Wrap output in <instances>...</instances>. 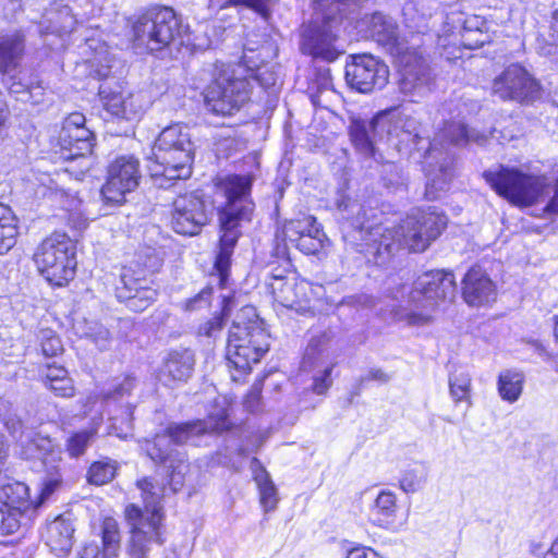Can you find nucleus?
<instances>
[{"mask_svg": "<svg viewBox=\"0 0 558 558\" xmlns=\"http://www.w3.org/2000/svg\"><path fill=\"white\" fill-rule=\"evenodd\" d=\"M41 96H43V87L39 84L34 85L33 83H31V86H29V89H28L26 96L20 97L19 99L24 102L31 101L32 104H39L41 101Z\"/></svg>", "mask_w": 558, "mask_h": 558, "instance_id": "e2e57ef3", "label": "nucleus"}, {"mask_svg": "<svg viewBox=\"0 0 558 558\" xmlns=\"http://www.w3.org/2000/svg\"><path fill=\"white\" fill-rule=\"evenodd\" d=\"M100 100L102 101L104 108L117 118H120V111L124 104L125 92L120 84H116L112 87L109 83L100 84L98 88Z\"/></svg>", "mask_w": 558, "mask_h": 558, "instance_id": "c03bdc74", "label": "nucleus"}, {"mask_svg": "<svg viewBox=\"0 0 558 558\" xmlns=\"http://www.w3.org/2000/svg\"><path fill=\"white\" fill-rule=\"evenodd\" d=\"M45 387L57 397L70 398L75 393V387L68 371L62 366L47 365L41 374Z\"/></svg>", "mask_w": 558, "mask_h": 558, "instance_id": "c9c22d12", "label": "nucleus"}, {"mask_svg": "<svg viewBox=\"0 0 558 558\" xmlns=\"http://www.w3.org/2000/svg\"><path fill=\"white\" fill-rule=\"evenodd\" d=\"M195 364L193 351L173 350L168 353L158 372V380L169 387L185 383L192 375Z\"/></svg>", "mask_w": 558, "mask_h": 558, "instance_id": "a878e982", "label": "nucleus"}, {"mask_svg": "<svg viewBox=\"0 0 558 558\" xmlns=\"http://www.w3.org/2000/svg\"><path fill=\"white\" fill-rule=\"evenodd\" d=\"M247 77L258 82L264 88L275 86L278 80V76L272 71L268 70V68H257L256 71H252Z\"/></svg>", "mask_w": 558, "mask_h": 558, "instance_id": "4d7b16f0", "label": "nucleus"}, {"mask_svg": "<svg viewBox=\"0 0 558 558\" xmlns=\"http://www.w3.org/2000/svg\"><path fill=\"white\" fill-rule=\"evenodd\" d=\"M102 549L95 543H89L81 551V558H117L120 550V532L118 523L107 518L101 527Z\"/></svg>", "mask_w": 558, "mask_h": 558, "instance_id": "c756f323", "label": "nucleus"}, {"mask_svg": "<svg viewBox=\"0 0 558 558\" xmlns=\"http://www.w3.org/2000/svg\"><path fill=\"white\" fill-rule=\"evenodd\" d=\"M34 262L50 284L65 286L75 276L76 245L68 234L54 232L37 246Z\"/></svg>", "mask_w": 558, "mask_h": 558, "instance_id": "1a4fd4ad", "label": "nucleus"}, {"mask_svg": "<svg viewBox=\"0 0 558 558\" xmlns=\"http://www.w3.org/2000/svg\"><path fill=\"white\" fill-rule=\"evenodd\" d=\"M21 456L26 460H40L46 466L48 476L43 482V488L38 500H35L37 508L47 500L61 485L59 464L61 462V449L51 438L40 434L22 442Z\"/></svg>", "mask_w": 558, "mask_h": 558, "instance_id": "4468645a", "label": "nucleus"}, {"mask_svg": "<svg viewBox=\"0 0 558 558\" xmlns=\"http://www.w3.org/2000/svg\"><path fill=\"white\" fill-rule=\"evenodd\" d=\"M150 98L143 92L125 93L124 104L120 111V118L137 120L149 108Z\"/></svg>", "mask_w": 558, "mask_h": 558, "instance_id": "a18cd8bd", "label": "nucleus"}, {"mask_svg": "<svg viewBox=\"0 0 558 558\" xmlns=\"http://www.w3.org/2000/svg\"><path fill=\"white\" fill-rule=\"evenodd\" d=\"M213 293V288H205L203 289L194 299L190 300L187 303V307L190 310H195L199 305V303L205 302L207 303L209 301V298Z\"/></svg>", "mask_w": 558, "mask_h": 558, "instance_id": "0e129e2a", "label": "nucleus"}, {"mask_svg": "<svg viewBox=\"0 0 558 558\" xmlns=\"http://www.w3.org/2000/svg\"><path fill=\"white\" fill-rule=\"evenodd\" d=\"M338 19L325 15L322 21H312L303 27L300 48L303 53L331 62L343 53L342 47L338 45V37L335 27Z\"/></svg>", "mask_w": 558, "mask_h": 558, "instance_id": "2eb2a0df", "label": "nucleus"}, {"mask_svg": "<svg viewBox=\"0 0 558 558\" xmlns=\"http://www.w3.org/2000/svg\"><path fill=\"white\" fill-rule=\"evenodd\" d=\"M415 121L411 118L403 120L398 108L378 112L371 120L354 119L350 124V137L355 149L365 157L375 156V144L385 134H392L401 128L405 133L414 130Z\"/></svg>", "mask_w": 558, "mask_h": 558, "instance_id": "f8f14e48", "label": "nucleus"}, {"mask_svg": "<svg viewBox=\"0 0 558 558\" xmlns=\"http://www.w3.org/2000/svg\"><path fill=\"white\" fill-rule=\"evenodd\" d=\"M74 527L69 519L58 517L46 527V544L57 555L66 554L73 545Z\"/></svg>", "mask_w": 558, "mask_h": 558, "instance_id": "7c9ffc66", "label": "nucleus"}, {"mask_svg": "<svg viewBox=\"0 0 558 558\" xmlns=\"http://www.w3.org/2000/svg\"><path fill=\"white\" fill-rule=\"evenodd\" d=\"M447 226V217L435 207L416 209L398 226L381 234L379 250L392 253L401 247L423 252L435 241Z\"/></svg>", "mask_w": 558, "mask_h": 558, "instance_id": "0eeeda50", "label": "nucleus"}, {"mask_svg": "<svg viewBox=\"0 0 558 558\" xmlns=\"http://www.w3.org/2000/svg\"><path fill=\"white\" fill-rule=\"evenodd\" d=\"M194 143L187 126L175 123L165 128L155 141L149 171L155 183L168 187L172 181L192 174Z\"/></svg>", "mask_w": 558, "mask_h": 558, "instance_id": "423d86ee", "label": "nucleus"}, {"mask_svg": "<svg viewBox=\"0 0 558 558\" xmlns=\"http://www.w3.org/2000/svg\"><path fill=\"white\" fill-rule=\"evenodd\" d=\"M252 335L256 337L254 345L240 344L239 338H235L236 333L228 337L227 360L234 368L242 372L250 371L252 364L259 362L269 349L268 333L264 327H255V332Z\"/></svg>", "mask_w": 558, "mask_h": 558, "instance_id": "b1692460", "label": "nucleus"}, {"mask_svg": "<svg viewBox=\"0 0 558 558\" xmlns=\"http://www.w3.org/2000/svg\"><path fill=\"white\" fill-rule=\"evenodd\" d=\"M524 375L515 371H505L498 378V391L502 400L515 402L523 390Z\"/></svg>", "mask_w": 558, "mask_h": 558, "instance_id": "a19ab883", "label": "nucleus"}, {"mask_svg": "<svg viewBox=\"0 0 558 558\" xmlns=\"http://www.w3.org/2000/svg\"><path fill=\"white\" fill-rule=\"evenodd\" d=\"M335 359L329 333L323 332L310 340L301 367L308 372L316 369L313 376V390L317 395L325 393L331 386L330 375L336 364Z\"/></svg>", "mask_w": 558, "mask_h": 558, "instance_id": "f3484780", "label": "nucleus"}, {"mask_svg": "<svg viewBox=\"0 0 558 558\" xmlns=\"http://www.w3.org/2000/svg\"><path fill=\"white\" fill-rule=\"evenodd\" d=\"M377 44L397 58L400 68V90L409 96H423L429 90L430 73L424 59L409 48L399 36L398 25L383 13H374L361 22V27Z\"/></svg>", "mask_w": 558, "mask_h": 558, "instance_id": "7ed1b4c3", "label": "nucleus"}, {"mask_svg": "<svg viewBox=\"0 0 558 558\" xmlns=\"http://www.w3.org/2000/svg\"><path fill=\"white\" fill-rule=\"evenodd\" d=\"M255 327H263V322L258 318L256 310L253 306H244L233 322L229 336L236 333L238 342L243 345H254L256 337Z\"/></svg>", "mask_w": 558, "mask_h": 558, "instance_id": "f704fd0d", "label": "nucleus"}, {"mask_svg": "<svg viewBox=\"0 0 558 558\" xmlns=\"http://www.w3.org/2000/svg\"><path fill=\"white\" fill-rule=\"evenodd\" d=\"M136 383L137 380L135 377L126 375L122 379L114 383L112 389H109L108 391L105 392V398L118 399L128 396L135 388Z\"/></svg>", "mask_w": 558, "mask_h": 558, "instance_id": "5fc2aeb1", "label": "nucleus"}, {"mask_svg": "<svg viewBox=\"0 0 558 558\" xmlns=\"http://www.w3.org/2000/svg\"><path fill=\"white\" fill-rule=\"evenodd\" d=\"M462 283V294L468 304L483 305L495 300V284L481 267H472Z\"/></svg>", "mask_w": 558, "mask_h": 558, "instance_id": "bb28decb", "label": "nucleus"}, {"mask_svg": "<svg viewBox=\"0 0 558 558\" xmlns=\"http://www.w3.org/2000/svg\"><path fill=\"white\" fill-rule=\"evenodd\" d=\"M121 284L117 287V296L134 312H143L157 298L153 281L131 268H124L121 274Z\"/></svg>", "mask_w": 558, "mask_h": 558, "instance_id": "5701e85b", "label": "nucleus"}, {"mask_svg": "<svg viewBox=\"0 0 558 558\" xmlns=\"http://www.w3.org/2000/svg\"><path fill=\"white\" fill-rule=\"evenodd\" d=\"M116 60L104 48L94 59L89 60V74L98 80L108 78Z\"/></svg>", "mask_w": 558, "mask_h": 558, "instance_id": "09e8293b", "label": "nucleus"}, {"mask_svg": "<svg viewBox=\"0 0 558 558\" xmlns=\"http://www.w3.org/2000/svg\"><path fill=\"white\" fill-rule=\"evenodd\" d=\"M493 92L504 100L530 101L539 92L538 83L518 64L508 66L493 84Z\"/></svg>", "mask_w": 558, "mask_h": 558, "instance_id": "412c9836", "label": "nucleus"}, {"mask_svg": "<svg viewBox=\"0 0 558 558\" xmlns=\"http://www.w3.org/2000/svg\"><path fill=\"white\" fill-rule=\"evenodd\" d=\"M250 189L251 182L248 178L241 175H228L220 179L216 184V202H218V197L225 199L219 211L222 234L215 260V269L221 288L227 287L231 256L241 234V223L250 220L252 214V205L245 199Z\"/></svg>", "mask_w": 558, "mask_h": 558, "instance_id": "f03ea898", "label": "nucleus"}, {"mask_svg": "<svg viewBox=\"0 0 558 558\" xmlns=\"http://www.w3.org/2000/svg\"><path fill=\"white\" fill-rule=\"evenodd\" d=\"M398 510L397 497L390 490H381L375 499L372 509L373 522L384 529L393 525Z\"/></svg>", "mask_w": 558, "mask_h": 558, "instance_id": "e433bc0d", "label": "nucleus"}, {"mask_svg": "<svg viewBox=\"0 0 558 558\" xmlns=\"http://www.w3.org/2000/svg\"><path fill=\"white\" fill-rule=\"evenodd\" d=\"M37 509V504L29 497V488L12 478L0 480V529L4 534L15 533L22 525H27Z\"/></svg>", "mask_w": 558, "mask_h": 558, "instance_id": "ddd939ff", "label": "nucleus"}, {"mask_svg": "<svg viewBox=\"0 0 558 558\" xmlns=\"http://www.w3.org/2000/svg\"><path fill=\"white\" fill-rule=\"evenodd\" d=\"M242 66L222 71L208 86L206 108L217 116H233L250 99L252 84Z\"/></svg>", "mask_w": 558, "mask_h": 558, "instance_id": "9d476101", "label": "nucleus"}, {"mask_svg": "<svg viewBox=\"0 0 558 558\" xmlns=\"http://www.w3.org/2000/svg\"><path fill=\"white\" fill-rule=\"evenodd\" d=\"M366 379L377 380V381H380V383H387V381H389L390 376L388 374H386L380 368H373V369L369 371Z\"/></svg>", "mask_w": 558, "mask_h": 558, "instance_id": "774afa93", "label": "nucleus"}, {"mask_svg": "<svg viewBox=\"0 0 558 558\" xmlns=\"http://www.w3.org/2000/svg\"><path fill=\"white\" fill-rule=\"evenodd\" d=\"M25 74L22 72H19L17 75L10 76V80L8 82L9 90L12 94L21 95V97H25L29 86L31 82H24Z\"/></svg>", "mask_w": 558, "mask_h": 558, "instance_id": "13d9d810", "label": "nucleus"}, {"mask_svg": "<svg viewBox=\"0 0 558 558\" xmlns=\"http://www.w3.org/2000/svg\"><path fill=\"white\" fill-rule=\"evenodd\" d=\"M0 421L12 435H15L22 428V421L14 413L12 404L2 399H0Z\"/></svg>", "mask_w": 558, "mask_h": 558, "instance_id": "603ef678", "label": "nucleus"}, {"mask_svg": "<svg viewBox=\"0 0 558 558\" xmlns=\"http://www.w3.org/2000/svg\"><path fill=\"white\" fill-rule=\"evenodd\" d=\"M225 326V314L214 316L198 328V333L207 338H217Z\"/></svg>", "mask_w": 558, "mask_h": 558, "instance_id": "6e6d98bb", "label": "nucleus"}, {"mask_svg": "<svg viewBox=\"0 0 558 558\" xmlns=\"http://www.w3.org/2000/svg\"><path fill=\"white\" fill-rule=\"evenodd\" d=\"M484 135L469 130L463 121L446 122L444 128L435 135L427 151L433 157L436 151L444 147L445 142L454 145H464L469 142L481 143Z\"/></svg>", "mask_w": 558, "mask_h": 558, "instance_id": "c85d7f7f", "label": "nucleus"}, {"mask_svg": "<svg viewBox=\"0 0 558 558\" xmlns=\"http://www.w3.org/2000/svg\"><path fill=\"white\" fill-rule=\"evenodd\" d=\"M41 352L46 357H53L62 353L63 345L60 338L50 329L40 331Z\"/></svg>", "mask_w": 558, "mask_h": 558, "instance_id": "3c124183", "label": "nucleus"}, {"mask_svg": "<svg viewBox=\"0 0 558 558\" xmlns=\"http://www.w3.org/2000/svg\"><path fill=\"white\" fill-rule=\"evenodd\" d=\"M19 219L12 208L0 203V255L7 254L16 243Z\"/></svg>", "mask_w": 558, "mask_h": 558, "instance_id": "4c0bfd02", "label": "nucleus"}, {"mask_svg": "<svg viewBox=\"0 0 558 558\" xmlns=\"http://www.w3.org/2000/svg\"><path fill=\"white\" fill-rule=\"evenodd\" d=\"M227 427V413L221 410L216 417L210 415L207 420L169 424L162 434H157L153 440H145L142 449L154 462L168 464L171 469L169 486L175 493L183 486L190 466L184 456L170 445L197 447L210 433L220 432Z\"/></svg>", "mask_w": 558, "mask_h": 558, "instance_id": "f257e3e1", "label": "nucleus"}, {"mask_svg": "<svg viewBox=\"0 0 558 558\" xmlns=\"http://www.w3.org/2000/svg\"><path fill=\"white\" fill-rule=\"evenodd\" d=\"M24 35L14 32L0 36V73L7 74L17 69L24 53Z\"/></svg>", "mask_w": 558, "mask_h": 558, "instance_id": "473e14b6", "label": "nucleus"}, {"mask_svg": "<svg viewBox=\"0 0 558 558\" xmlns=\"http://www.w3.org/2000/svg\"><path fill=\"white\" fill-rule=\"evenodd\" d=\"M231 2L234 4H244L250 7L263 16H266L268 12L269 0H226L223 3H221L220 0H209V9H222Z\"/></svg>", "mask_w": 558, "mask_h": 558, "instance_id": "864d4df0", "label": "nucleus"}, {"mask_svg": "<svg viewBox=\"0 0 558 558\" xmlns=\"http://www.w3.org/2000/svg\"><path fill=\"white\" fill-rule=\"evenodd\" d=\"M76 17L68 5H54L46 11L44 20L39 24L41 34L56 33L63 35L75 29Z\"/></svg>", "mask_w": 558, "mask_h": 558, "instance_id": "2f4dec72", "label": "nucleus"}, {"mask_svg": "<svg viewBox=\"0 0 558 558\" xmlns=\"http://www.w3.org/2000/svg\"><path fill=\"white\" fill-rule=\"evenodd\" d=\"M101 424V416L92 418V427L74 433L66 440V450L72 458L82 456L90 445Z\"/></svg>", "mask_w": 558, "mask_h": 558, "instance_id": "79ce46f5", "label": "nucleus"}, {"mask_svg": "<svg viewBox=\"0 0 558 558\" xmlns=\"http://www.w3.org/2000/svg\"><path fill=\"white\" fill-rule=\"evenodd\" d=\"M140 161L132 155L117 157L108 167L101 195L107 203L120 204L125 194L134 191L141 180Z\"/></svg>", "mask_w": 558, "mask_h": 558, "instance_id": "a211bd4d", "label": "nucleus"}, {"mask_svg": "<svg viewBox=\"0 0 558 558\" xmlns=\"http://www.w3.org/2000/svg\"><path fill=\"white\" fill-rule=\"evenodd\" d=\"M57 195L60 197L63 209L70 214L69 221L71 226L77 230L84 229L86 227L87 217L81 209L82 201L78 198L76 192H72L70 189H60Z\"/></svg>", "mask_w": 558, "mask_h": 558, "instance_id": "ea45409f", "label": "nucleus"}, {"mask_svg": "<svg viewBox=\"0 0 558 558\" xmlns=\"http://www.w3.org/2000/svg\"><path fill=\"white\" fill-rule=\"evenodd\" d=\"M142 493L144 508L129 505L125 508V520L130 538L126 546L128 558H148L153 545L165 543V513L161 499L166 488L149 478L137 481Z\"/></svg>", "mask_w": 558, "mask_h": 558, "instance_id": "20e7f679", "label": "nucleus"}, {"mask_svg": "<svg viewBox=\"0 0 558 558\" xmlns=\"http://www.w3.org/2000/svg\"><path fill=\"white\" fill-rule=\"evenodd\" d=\"M208 221L205 201L194 194L181 195L173 202L172 229L183 235H195Z\"/></svg>", "mask_w": 558, "mask_h": 558, "instance_id": "4be33fe9", "label": "nucleus"}, {"mask_svg": "<svg viewBox=\"0 0 558 558\" xmlns=\"http://www.w3.org/2000/svg\"><path fill=\"white\" fill-rule=\"evenodd\" d=\"M452 177L453 171L448 161L441 163L437 170H428L425 196L430 201L437 199L440 192L449 187Z\"/></svg>", "mask_w": 558, "mask_h": 558, "instance_id": "58836bf2", "label": "nucleus"}, {"mask_svg": "<svg viewBox=\"0 0 558 558\" xmlns=\"http://www.w3.org/2000/svg\"><path fill=\"white\" fill-rule=\"evenodd\" d=\"M549 29L554 45L558 48V8L551 13Z\"/></svg>", "mask_w": 558, "mask_h": 558, "instance_id": "338daca9", "label": "nucleus"}, {"mask_svg": "<svg viewBox=\"0 0 558 558\" xmlns=\"http://www.w3.org/2000/svg\"><path fill=\"white\" fill-rule=\"evenodd\" d=\"M266 287L280 305L296 308L305 299L307 282H298L286 269L275 268L267 278Z\"/></svg>", "mask_w": 558, "mask_h": 558, "instance_id": "393cba45", "label": "nucleus"}, {"mask_svg": "<svg viewBox=\"0 0 558 558\" xmlns=\"http://www.w3.org/2000/svg\"><path fill=\"white\" fill-rule=\"evenodd\" d=\"M426 481V470L423 465L407 469L400 478V487L405 493L417 492Z\"/></svg>", "mask_w": 558, "mask_h": 558, "instance_id": "de8ad7c7", "label": "nucleus"}, {"mask_svg": "<svg viewBox=\"0 0 558 558\" xmlns=\"http://www.w3.org/2000/svg\"><path fill=\"white\" fill-rule=\"evenodd\" d=\"M253 478L259 493V501L265 512L276 509L279 501L278 490L269 473L257 458H253L250 464Z\"/></svg>", "mask_w": 558, "mask_h": 558, "instance_id": "72a5a7b5", "label": "nucleus"}, {"mask_svg": "<svg viewBox=\"0 0 558 558\" xmlns=\"http://www.w3.org/2000/svg\"><path fill=\"white\" fill-rule=\"evenodd\" d=\"M95 136L89 129L61 130L59 145L61 158L74 160L92 154Z\"/></svg>", "mask_w": 558, "mask_h": 558, "instance_id": "cd10ccee", "label": "nucleus"}, {"mask_svg": "<svg viewBox=\"0 0 558 558\" xmlns=\"http://www.w3.org/2000/svg\"><path fill=\"white\" fill-rule=\"evenodd\" d=\"M183 27L171 8H159L142 15L133 25L136 48L159 51L181 38Z\"/></svg>", "mask_w": 558, "mask_h": 558, "instance_id": "9b49d317", "label": "nucleus"}, {"mask_svg": "<svg viewBox=\"0 0 558 558\" xmlns=\"http://www.w3.org/2000/svg\"><path fill=\"white\" fill-rule=\"evenodd\" d=\"M86 118L84 114L80 112H73L69 114V117L64 120L61 130H72V129H87L85 126Z\"/></svg>", "mask_w": 558, "mask_h": 558, "instance_id": "bf43d9fd", "label": "nucleus"}, {"mask_svg": "<svg viewBox=\"0 0 558 558\" xmlns=\"http://www.w3.org/2000/svg\"><path fill=\"white\" fill-rule=\"evenodd\" d=\"M260 388L257 386H253L251 391L245 398L244 405L250 412H255L258 410L259 400H260Z\"/></svg>", "mask_w": 558, "mask_h": 558, "instance_id": "052dcab7", "label": "nucleus"}, {"mask_svg": "<svg viewBox=\"0 0 558 558\" xmlns=\"http://www.w3.org/2000/svg\"><path fill=\"white\" fill-rule=\"evenodd\" d=\"M489 186L510 204L529 207L543 198L550 184L546 174L524 172L514 167L499 166L483 174Z\"/></svg>", "mask_w": 558, "mask_h": 558, "instance_id": "6e6552de", "label": "nucleus"}, {"mask_svg": "<svg viewBox=\"0 0 558 558\" xmlns=\"http://www.w3.org/2000/svg\"><path fill=\"white\" fill-rule=\"evenodd\" d=\"M462 22L459 33L442 34L438 37V47L447 60L463 57L462 48L476 49L490 41L487 21L480 15H469Z\"/></svg>", "mask_w": 558, "mask_h": 558, "instance_id": "dca6fc26", "label": "nucleus"}, {"mask_svg": "<svg viewBox=\"0 0 558 558\" xmlns=\"http://www.w3.org/2000/svg\"><path fill=\"white\" fill-rule=\"evenodd\" d=\"M76 330L81 337L89 339L100 351L109 349L111 343L110 332L99 323L84 319L77 323Z\"/></svg>", "mask_w": 558, "mask_h": 558, "instance_id": "37998d69", "label": "nucleus"}, {"mask_svg": "<svg viewBox=\"0 0 558 558\" xmlns=\"http://www.w3.org/2000/svg\"><path fill=\"white\" fill-rule=\"evenodd\" d=\"M544 210L548 214L558 215V177L555 179L554 195L545 206Z\"/></svg>", "mask_w": 558, "mask_h": 558, "instance_id": "69168bd1", "label": "nucleus"}, {"mask_svg": "<svg viewBox=\"0 0 558 558\" xmlns=\"http://www.w3.org/2000/svg\"><path fill=\"white\" fill-rule=\"evenodd\" d=\"M471 381V375L464 371L449 376V392L454 403L470 401Z\"/></svg>", "mask_w": 558, "mask_h": 558, "instance_id": "49530a36", "label": "nucleus"}, {"mask_svg": "<svg viewBox=\"0 0 558 558\" xmlns=\"http://www.w3.org/2000/svg\"><path fill=\"white\" fill-rule=\"evenodd\" d=\"M277 238L289 242L306 255L317 254L327 241L322 226L311 215L286 221L278 230Z\"/></svg>", "mask_w": 558, "mask_h": 558, "instance_id": "6ab92c4d", "label": "nucleus"}, {"mask_svg": "<svg viewBox=\"0 0 558 558\" xmlns=\"http://www.w3.org/2000/svg\"><path fill=\"white\" fill-rule=\"evenodd\" d=\"M116 474V464L111 461H98L88 470V481L95 485L109 483Z\"/></svg>", "mask_w": 558, "mask_h": 558, "instance_id": "8fccbe9b", "label": "nucleus"}, {"mask_svg": "<svg viewBox=\"0 0 558 558\" xmlns=\"http://www.w3.org/2000/svg\"><path fill=\"white\" fill-rule=\"evenodd\" d=\"M388 77V66L371 54L355 56L345 66L347 83L360 93L383 88Z\"/></svg>", "mask_w": 558, "mask_h": 558, "instance_id": "aec40b11", "label": "nucleus"}, {"mask_svg": "<svg viewBox=\"0 0 558 558\" xmlns=\"http://www.w3.org/2000/svg\"><path fill=\"white\" fill-rule=\"evenodd\" d=\"M347 558H383L368 547H355L348 551Z\"/></svg>", "mask_w": 558, "mask_h": 558, "instance_id": "680f3d73", "label": "nucleus"}, {"mask_svg": "<svg viewBox=\"0 0 558 558\" xmlns=\"http://www.w3.org/2000/svg\"><path fill=\"white\" fill-rule=\"evenodd\" d=\"M456 291L452 272L445 270L425 272L416 279L413 287L401 286L393 294V299H400L395 316L409 326L426 325L438 301H452Z\"/></svg>", "mask_w": 558, "mask_h": 558, "instance_id": "39448f33", "label": "nucleus"}]
</instances>
